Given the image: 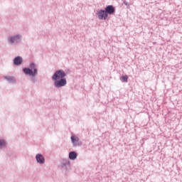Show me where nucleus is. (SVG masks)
I'll return each instance as SVG.
<instances>
[{"mask_svg":"<svg viewBox=\"0 0 182 182\" xmlns=\"http://www.w3.org/2000/svg\"><path fill=\"white\" fill-rule=\"evenodd\" d=\"M66 76L65 71L60 70L56 71L52 77L55 81L54 85L56 87H62L66 85V79L63 78Z\"/></svg>","mask_w":182,"mask_h":182,"instance_id":"obj_1","label":"nucleus"},{"mask_svg":"<svg viewBox=\"0 0 182 182\" xmlns=\"http://www.w3.org/2000/svg\"><path fill=\"white\" fill-rule=\"evenodd\" d=\"M31 68H26L23 69V73L29 76H36L38 75V69L34 63L30 65Z\"/></svg>","mask_w":182,"mask_h":182,"instance_id":"obj_2","label":"nucleus"},{"mask_svg":"<svg viewBox=\"0 0 182 182\" xmlns=\"http://www.w3.org/2000/svg\"><path fill=\"white\" fill-rule=\"evenodd\" d=\"M97 16L99 19H103L104 21H106V19H107V13L105 10H100L97 13Z\"/></svg>","mask_w":182,"mask_h":182,"instance_id":"obj_3","label":"nucleus"},{"mask_svg":"<svg viewBox=\"0 0 182 182\" xmlns=\"http://www.w3.org/2000/svg\"><path fill=\"white\" fill-rule=\"evenodd\" d=\"M36 159L40 164H43V163H45V158L41 154H37Z\"/></svg>","mask_w":182,"mask_h":182,"instance_id":"obj_4","label":"nucleus"},{"mask_svg":"<svg viewBox=\"0 0 182 182\" xmlns=\"http://www.w3.org/2000/svg\"><path fill=\"white\" fill-rule=\"evenodd\" d=\"M114 7H113V6H107L105 8V12H107V14H109V15H112V14H114Z\"/></svg>","mask_w":182,"mask_h":182,"instance_id":"obj_5","label":"nucleus"},{"mask_svg":"<svg viewBox=\"0 0 182 182\" xmlns=\"http://www.w3.org/2000/svg\"><path fill=\"white\" fill-rule=\"evenodd\" d=\"M72 143H73L74 146H77V143H79V138L75 136H71Z\"/></svg>","mask_w":182,"mask_h":182,"instance_id":"obj_6","label":"nucleus"},{"mask_svg":"<svg viewBox=\"0 0 182 182\" xmlns=\"http://www.w3.org/2000/svg\"><path fill=\"white\" fill-rule=\"evenodd\" d=\"M77 157V154L75 151H71L69 154V159L70 160H75V159Z\"/></svg>","mask_w":182,"mask_h":182,"instance_id":"obj_7","label":"nucleus"},{"mask_svg":"<svg viewBox=\"0 0 182 182\" xmlns=\"http://www.w3.org/2000/svg\"><path fill=\"white\" fill-rule=\"evenodd\" d=\"M14 65H19L22 63V58L21 57H16V58H14Z\"/></svg>","mask_w":182,"mask_h":182,"instance_id":"obj_8","label":"nucleus"},{"mask_svg":"<svg viewBox=\"0 0 182 182\" xmlns=\"http://www.w3.org/2000/svg\"><path fill=\"white\" fill-rule=\"evenodd\" d=\"M18 39H20L19 36H16V37H10L9 41L10 43H14L16 41H18Z\"/></svg>","mask_w":182,"mask_h":182,"instance_id":"obj_9","label":"nucleus"},{"mask_svg":"<svg viewBox=\"0 0 182 182\" xmlns=\"http://www.w3.org/2000/svg\"><path fill=\"white\" fill-rule=\"evenodd\" d=\"M6 141L4 139L0 140V149H2V147H6Z\"/></svg>","mask_w":182,"mask_h":182,"instance_id":"obj_10","label":"nucleus"},{"mask_svg":"<svg viewBox=\"0 0 182 182\" xmlns=\"http://www.w3.org/2000/svg\"><path fill=\"white\" fill-rule=\"evenodd\" d=\"M128 79H129V77L127 75H124L122 77V80H123V82H125L126 83H127Z\"/></svg>","mask_w":182,"mask_h":182,"instance_id":"obj_11","label":"nucleus"},{"mask_svg":"<svg viewBox=\"0 0 182 182\" xmlns=\"http://www.w3.org/2000/svg\"><path fill=\"white\" fill-rule=\"evenodd\" d=\"M6 79L7 80H12V77H6Z\"/></svg>","mask_w":182,"mask_h":182,"instance_id":"obj_12","label":"nucleus"}]
</instances>
